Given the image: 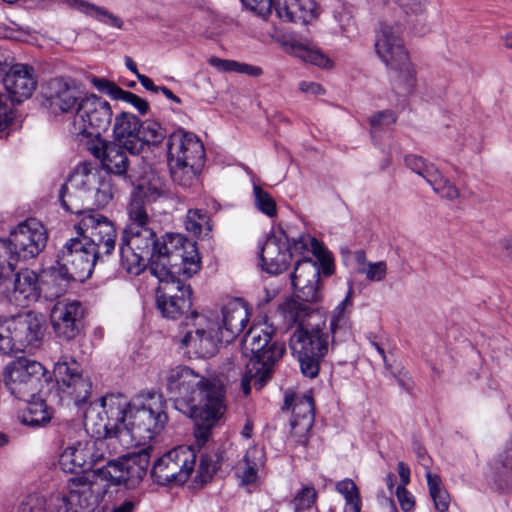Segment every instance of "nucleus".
Instances as JSON below:
<instances>
[{"label":"nucleus","mask_w":512,"mask_h":512,"mask_svg":"<svg viewBox=\"0 0 512 512\" xmlns=\"http://www.w3.org/2000/svg\"><path fill=\"white\" fill-rule=\"evenodd\" d=\"M167 421L166 401L160 393L142 392L131 400L120 393L106 394L84 414L85 430L94 438L68 446L59 464L70 473L92 469L105 458L110 444L118 442L125 449L145 446Z\"/></svg>","instance_id":"nucleus-1"},{"label":"nucleus","mask_w":512,"mask_h":512,"mask_svg":"<svg viewBox=\"0 0 512 512\" xmlns=\"http://www.w3.org/2000/svg\"><path fill=\"white\" fill-rule=\"evenodd\" d=\"M163 382L175 409L193 419L198 427L196 436L206 439L225 414L224 386L183 365L165 371Z\"/></svg>","instance_id":"nucleus-2"},{"label":"nucleus","mask_w":512,"mask_h":512,"mask_svg":"<svg viewBox=\"0 0 512 512\" xmlns=\"http://www.w3.org/2000/svg\"><path fill=\"white\" fill-rule=\"evenodd\" d=\"M249 320V309L241 299H234L222 308L221 319L213 313L192 312L181 325V347L188 354L206 358L212 356L219 343L232 342Z\"/></svg>","instance_id":"nucleus-3"},{"label":"nucleus","mask_w":512,"mask_h":512,"mask_svg":"<svg viewBox=\"0 0 512 512\" xmlns=\"http://www.w3.org/2000/svg\"><path fill=\"white\" fill-rule=\"evenodd\" d=\"M112 197L110 178L103 175L95 164L88 162L75 167L60 192L62 206L74 214H80L83 209L92 206L105 207Z\"/></svg>","instance_id":"nucleus-4"},{"label":"nucleus","mask_w":512,"mask_h":512,"mask_svg":"<svg viewBox=\"0 0 512 512\" xmlns=\"http://www.w3.org/2000/svg\"><path fill=\"white\" fill-rule=\"evenodd\" d=\"M149 270L158 280L183 276L190 278L201 268L196 244L181 234H166L157 239Z\"/></svg>","instance_id":"nucleus-5"},{"label":"nucleus","mask_w":512,"mask_h":512,"mask_svg":"<svg viewBox=\"0 0 512 512\" xmlns=\"http://www.w3.org/2000/svg\"><path fill=\"white\" fill-rule=\"evenodd\" d=\"M375 51L391 73L394 91L400 95L411 94L417 82L416 70L394 26L386 23L379 25Z\"/></svg>","instance_id":"nucleus-6"},{"label":"nucleus","mask_w":512,"mask_h":512,"mask_svg":"<svg viewBox=\"0 0 512 512\" xmlns=\"http://www.w3.org/2000/svg\"><path fill=\"white\" fill-rule=\"evenodd\" d=\"M275 328L267 321L259 322L250 327L243 339L245 353L250 352L252 369L257 374L256 385L263 387L271 377L274 363L285 352L281 343L273 341Z\"/></svg>","instance_id":"nucleus-7"},{"label":"nucleus","mask_w":512,"mask_h":512,"mask_svg":"<svg viewBox=\"0 0 512 512\" xmlns=\"http://www.w3.org/2000/svg\"><path fill=\"white\" fill-rule=\"evenodd\" d=\"M167 149L172 179L181 186H190L196 168L203 163L202 142L192 132L178 129L169 135Z\"/></svg>","instance_id":"nucleus-8"},{"label":"nucleus","mask_w":512,"mask_h":512,"mask_svg":"<svg viewBox=\"0 0 512 512\" xmlns=\"http://www.w3.org/2000/svg\"><path fill=\"white\" fill-rule=\"evenodd\" d=\"M325 321L316 324L297 326L290 337L289 346L297 358L304 376L318 375L320 362L329 350V336L324 333Z\"/></svg>","instance_id":"nucleus-9"},{"label":"nucleus","mask_w":512,"mask_h":512,"mask_svg":"<svg viewBox=\"0 0 512 512\" xmlns=\"http://www.w3.org/2000/svg\"><path fill=\"white\" fill-rule=\"evenodd\" d=\"M50 380V373L40 362L24 356L11 360L3 370L5 387L20 400L34 399Z\"/></svg>","instance_id":"nucleus-10"},{"label":"nucleus","mask_w":512,"mask_h":512,"mask_svg":"<svg viewBox=\"0 0 512 512\" xmlns=\"http://www.w3.org/2000/svg\"><path fill=\"white\" fill-rule=\"evenodd\" d=\"M112 117L113 111L108 101L96 94H88L73 116L70 132L80 139L97 140L110 127Z\"/></svg>","instance_id":"nucleus-11"},{"label":"nucleus","mask_w":512,"mask_h":512,"mask_svg":"<svg viewBox=\"0 0 512 512\" xmlns=\"http://www.w3.org/2000/svg\"><path fill=\"white\" fill-rule=\"evenodd\" d=\"M156 233L152 226L125 228L120 244V263L129 274L139 275L151 263Z\"/></svg>","instance_id":"nucleus-12"},{"label":"nucleus","mask_w":512,"mask_h":512,"mask_svg":"<svg viewBox=\"0 0 512 512\" xmlns=\"http://www.w3.org/2000/svg\"><path fill=\"white\" fill-rule=\"evenodd\" d=\"M99 252L93 244L84 242L81 238L70 239L58 254L57 264L65 269V275L73 281L83 282L89 278L98 259Z\"/></svg>","instance_id":"nucleus-13"},{"label":"nucleus","mask_w":512,"mask_h":512,"mask_svg":"<svg viewBox=\"0 0 512 512\" xmlns=\"http://www.w3.org/2000/svg\"><path fill=\"white\" fill-rule=\"evenodd\" d=\"M81 220L76 225L80 238L89 244L102 255H109L115 248L117 232L114 224L107 217L93 211L90 208L83 209L79 214Z\"/></svg>","instance_id":"nucleus-14"},{"label":"nucleus","mask_w":512,"mask_h":512,"mask_svg":"<svg viewBox=\"0 0 512 512\" xmlns=\"http://www.w3.org/2000/svg\"><path fill=\"white\" fill-rule=\"evenodd\" d=\"M195 466L192 450L178 447L168 451L154 464L151 475L160 485L185 483Z\"/></svg>","instance_id":"nucleus-15"},{"label":"nucleus","mask_w":512,"mask_h":512,"mask_svg":"<svg viewBox=\"0 0 512 512\" xmlns=\"http://www.w3.org/2000/svg\"><path fill=\"white\" fill-rule=\"evenodd\" d=\"M149 450H151L150 446L143 448L138 455L118 461H108L107 465L96 469L95 474L97 478L110 484L134 487L146 474Z\"/></svg>","instance_id":"nucleus-16"},{"label":"nucleus","mask_w":512,"mask_h":512,"mask_svg":"<svg viewBox=\"0 0 512 512\" xmlns=\"http://www.w3.org/2000/svg\"><path fill=\"white\" fill-rule=\"evenodd\" d=\"M54 376L61 392L79 405L90 396L92 383L81 365L70 356H61L54 365Z\"/></svg>","instance_id":"nucleus-17"},{"label":"nucleus","mask_w":512,"mask_h":512,"mask_svg":"<svg viewBox=\"0 0 512 512\" xmlns=\"http://www.w3.org/2000/svg\"><path fill=\"white\" fill-rule=\"evenodd\" d=\"M9 246L18 261L35 258L45 248L47 231L36 218H29L19 223L10 231Z\"/></svg>","instance_id":"nucleus-18"},{"label":"nucleus","mask_w":512,"mask_h":512,"mask_svg":"<svg viewBox=\"0 0 512 512\" xmlns=\"http://www.w3.org/2000/svg\"><path fill=\"white\" fill-rule=\"evenodd\" d=\"M156 291V304L166 318L177 319L188 312L192 306V290L178 277L159 280Z\"/></svg>","instance_id":"nucleus-19"},{"label":"nucleus","mask_w":512,"mask_h":512,"mask_svg":"<svg viewBox=\"0 0 512 512\" xmlns=\"http://www.w3.org/2000/svg\"><path fill=\"white\" fill-rule=\"evenodd\" d=\"M68 488L69 493L63 498L65 512H93L104 493L101 484L83 477L72 478Z\"/></svg>","instance_id":"nucleus-20"},{"label":"nucleus","mask_w":512,"mask_h":512,"mask_svg":"<svg viewBox=\"0 0 512 512\" xmlns=\"http://www.w3.org/2000/svg\"><path fill=\"white\" fill-rule=\"evenodd\" d=\"M84 315L82 304L76 300L58 301L51 310V324L58 338L71 340L80 331Z\"/></svg>","instance_id":"nucleus-21"},{"label":"nucleus","mask_w":512,"mask_h":512,"mask_svg":"<svg viewBox=\"0 0 512 512\" xmlns=\"http://www.w3.org/2000/svg\"><path fill=\"white\" fill-rule=\"evenodd\" d=\"M291 283L299 299L310 303H316L322 299L320 268L312 259L305 258L295 264Z\"/></svg>","instance_id":"nucleus-22"},{"label":"nucleus","mask_w":512,"mask_h":512,"mask_svg":"<svg viewBox=\"0 0 512 512\" xmlns=\"http://www.w3.org/2000/svg\"><path fill=\"white\" fill-rule=\"evenodd\" d=\"M46 98L54 111L75 114L84 97L72 80L54 78L47 84Z\"/></svg>","instance_id":"nucleus-23"},{"label":"nucleus","mask_w":512,"mask_h":512,"mask_svg":"<svg viewBox=\"0 0 512 512\" xmlns=\"http://www.w3.org/2000/svg\"><path fill=\"white\" fill-rule=\"evenodd\" d=\"M3 84L12 100L21 103L30 98L37 87L35 70L27 64L15 63L3 77Z\"/></svg>","instance_id":"nucleus-24"},{"label":"nucleus","mask_w":512,"mask_h":512,"mask_svg":"<svg viewBox=\"0 0 512 512\" xmlns=\"http://www.w3.org/2000/svg\"><path fill=\"white\" fill-rule=\"evenodd\" d=\"M17 315L18 352L38 349L45 333V320L43 315L28 311Z\"/></svg>","instance_id":"nucleus-25"},{"label":"nucleus","mask_w":512,"mask_h":512,"mask_svg":"<svg viewBox=\"0 0 512 512\" xmlns=\"http://www.w3.org/2000/svg\"><path fill=\"white\" fill-rule=\"evenodd\" d=\"M285 404L292 407V418L290 420L291 435L296 438L297 442L305 443L306 436L314 423L312 398L308 395L292 398L286 395Z\"/></svg>","instance_id":"nucleus-26"},{"label":"nucleus","mask_w":512,"mask_h":512,"mask_svg":"<svg viewBox=\"0 0 512 512\" xmlns=\"http://www.w3.org/2000/svg\"><path fill=\"white\" fill-rule=\"evenodd\" d=\"M123 149L122 145L107 142L102 138L92 140L88 145V150L101 160L103 167L116 175L125 174L128 168V157Z\"/></svg>","instance_id":"nucleus-27"},{"label":"nucleus","mask_w":512,"mask_h":512,"mask_svg":"<svg viewBox=\"0 0 512 512\" xmlns=\"http://www.w3.org/2000/svg\"><path fill=\"white\" fill-rule=\"evenodd\" d=\"M141 121L132 113L121 112L114 118L113 136L116 143L122 145L131 154L141 152Z\"/></svg>","instance_id":"nucleus-28"},{"label":"nucleus","mask_w":512,"mask_h":512,"mask_svg":"<svg viewBox=\"0 0 512 512\" xmlns=\"http://www.w3.org/2000/svg\"><path fill=\"white\" fill-rule=\"evenodd\" d=\"M279 18L287 22L307 24L319 16V7L315 0H274Z\"/></svg>","instance_id":"nucleus-29"},{"label":"nucleus","mask_w":512,"mask_h":512,"mask_svg":"<svg viewBox=\"0 0 512 512\" xmlns=\"http://www.w3.org/2000/svg\"><path fill=\"white\" fill-rule=\"evenodd\" d=\"M262 268L270 274H279L286 270L291 253L285 242L276 236L268 237L261 248Z\"/></svg>","instance_id":"nucleus-30"},{"label":"nucleus","mask_w":512,"mask_h":512,"mask_svg":"<svg viewBox=\"0 0 512 512\" xmlns=\"http://www.w3.org/2000/svg\"><path fill=\"white\" fill-rule=\"evenodd\" d=\"M490 478L499 490H512V439L492 461Z\"/></svg>","instance_id":"nucleus-31"},{"label":"nucleus","mask_w":512,"mask_h":512,"mask_svg":"<svg viewBox=\"0 0 512 512\" xmlns=\"http://www.w3.org/2000/svg\"><path fill=\"white\" fill-rule=\"evenodd\" d=\"M266 461L265 451L262 447L252 446L243 459L237 464V475L244 485H256L258 473L264 467Z\"/></svg>","instance_id":"nucleus-32"},{"label":"nucleus","mask_w":512,"mask_h":512,"mask_svg":"<svg viewBox=\"0 0 512 512\" xmlns=\"http://www.w3.org/2000/svg\"><path fill=\"white\" fill-rule=\"evenodd\" d=\"M40 285L38 275L23 269L16 274L14 281V299L21 306H28L39 297Z\"/></svg>","instance_id":"nucleus-33"},{"label":"nucleus","mask_w":512,"mask_h":512,"mask_svg":"<svg viewBox=\"0 0 512 512\" xmlns=\"http://www.w3.org/2000/svg\"><path fill=\"white\" fill-rule=\"evenodd\" d=\"M92 84L98 91L107 94L112 99L131 104L142 115L149 110V104L146 100L130 91L123 90L112 81L104 78H93Z\"/></svg>","instance_id":"nucleus-34"},{"label":"nucleus","mask_w":512,"mask_h":512,"mask_svg":"<svg viewBox=\"0 0 512 512\" xmlns=\"http://www.w3.org/2000/svg\"><path fill=\"white\" fill-rule=\"evenodd\" d=\"M352 288L349 289L345 298L334 308L331 313L329 329L331 343L344 341L350 335V327L346 309L351 305Z\"/></svg>","instance_id":"nucleus-35"},{"label":"nucleus","mask_w":512,"mask_h":512,"mask_svg":"<svg viewBox=\"0 0 512 512\" xmlns=\"http://www.w3.org/2000/svg\"><path fill=\"white\" fill-rule=\"evenodd\" d=\"M307 303L298 297L287 299L280 305L279 312L288 325H308L311 323H306V319L312 316L314 310Z\"/></svg>","instance_id":"nucleus-36"},{"label":"nucleus","mask_w":512,"mask_h":512,"mask_svg":"<svg viewBox=\"0 0 512 512\" xmlns=\"http://www.w3.org/2000/svg\"><path fill=\"white\" fill-rule=\"evenodd\" d=\"M291 53L302 61L323 69H331L333 61L315 45L295 41L290 45Z\"/></svg>","instance_id":"nucleus-37"},{"label":"nucleus","mask_w":512,"mask_h":512,"mask_svg":"<svg viewBox=\"0 0 512 512\" xmlns=\"http://www.w3.org/2000/svg\"><path fill=\"white\" fill-rule=\"evenodd\" d=\"M27 404L23 408L19 415V421L28 427L37 428L47 424L51 416L47 410V406L42 399H35L33 401L26 400Z\"/></svg>","instance_id":"nucleus-38"},{"label":"nucleus","mask_w":512,"mask_h":512,"mask_svg":"<svg viewBox=\"0 0 512 512\" xmlns=\"http://www.w3.org/2000/svg\"><path fill=\"white\" fill-rule=\"evenodd\" d=\"M17 315H0V353H18Z\"/></svg>","instance_id":"nucleus-39"},{"label":"nucleus","mask_w":512,"mask_h":512,"mask_svg":"<svg viewBox=\"0 0 512 512\" xmlns=\"http://www.w3.org/2000/svg\"><path fill=\"white\" fill-rule=\"evenodd\" d=\"M164 188L163 179L153 170H150L140 179L132 196L139 197V199L149 203L159 198L164 192Z\"/></svg>","instance_id":"nucleus-40"},{"label":"nucleus","mask_w":512,"mask_h":512,"mask_svg":"<svg viewBox=\"0 0 512 512\" xmlns=\"http://www.w3.org/2000/svg\"><path fill=\"white\" fill-rule=\"evenodd\" d=\"M73 280L69 275H65V269L58 264L43 272L42 285L49 297H58L64 293Z\"/></svg>","instance_id":"nucleus-41"},{"label":"nucleus","mask_w":512,"mask_h":512,"mask_svg":"<svg viewBox=\"0 0 512 512\" xmlns=\"http://www.w3.org/2000/svg\"><path fill=\"white\" fill-rule=\"evenodd\" d=\"M185 228L187 232L191 233L195 237L204 238L208 236L212 230L208 213L201 209L188 210L185 220Z\"/></svg>","instance_id":"nucleus-42"},{"label":"nucleus","mask_w":512,"mask_h":512,"mask_svg":"<svg viewBox=\"0 0 512 512\" xmlns=\"http://www.w3.org/2000/svg\"><path fill=\"white\" fill-rule=\"evenodd\" d=\"M335 489L345 499L343 512H360L361 511V497L359 490L353 480L346 478L338 481Z\"/></svg>","instance_id":"nucleus-43"},{"label":"nucleus","mask_w":512,"mask_h":512,"mask_svg":"<svg viewBox=\"0 0 512 512\" xmlns=\"http://www.w3.org/2000/svg\"><path fill=\"white\" fill-rule=\"evenodd\" d=\"M432 173L427 183L432 187L435 194L449 201L456 200L460 196L457 186L446 178L438 168L432 170Z\"/></svg>","instance_id":"nucleus-44"},{"label":"nucleus","mask_w":512,"mask_h":512,"mask_svg":"<svg viewBox=\"0 0 512 512\" xmlns=\"http://www.w3.org/2000/svg\"><path fill=\"white\" fill-rule=\"evenodd\" d=\"M127 212L128 223L126 228L151 226L152 220L146 209V201L139 199V197L132 196Z\"/></svg>","instance_id":"nucleus-45"},{"label":"nucleus","mask_w":512,"mask_h":512,"mask_svg":"<svg viewBox=\"0 0 512 512\" xmlns=\"http://www.w3.org/2000/svg\"><path fill=\"white\" fill-rule=\"evenodd\" d=\"M166 134L164 128L153 120H146L141 122L140 128V141H141V151L144 146H157L164 140Z\"/></svg>","instance_id":"nucleus-46"},{"label":"nucleus","mask_w":512,"mask_h":512,"mask_svg":"<svg viewBox=\"0 0 512 512\" xmlns=\"http://www.w3.org/2000/svg\"><path fill=\"white\" fill-rule=\"evenodd\" d=\"M17 262L18 259L9 246V241L0 238V285L9 279Z\"/></svg>","instance_id":"nucleus-47"},{"label":"nucleus","mask_w":512,"mask_h":512,"mask_svg":"<svg viewBox=\"0 0 512 512\" xmlns=\"http://www.w3.org/2000/svg\"><path fill=\"white\" fill-rule=\"evenodd\" d=\"M333 19L336 23V31L343 36H350L355 30V23L350 9L345 5H339L334 9Z\"/></svg>","instance_id":"nucleus-48"},{"label":"nucleus","mask_w":512,"mask_h":512,"mask_svg":"<svg viewBox=\"0 0 512 512\" xmlns=\"http://www.w3.org/2000/svg\"><path fill=\"white\" fill-rule=\"evenodd\" d=\"M10 95L0 94V132L9 129L16 119V109Z\"/></svg>","instance_id":"nucleus-49"},{"label":"nucleus","mask_w":512,"mask_h":512,"mask_svg":"<svg viewBox=\"0 0 512 512\" xmlns=\"http://www.w3.org/2000/svg\"><path fill=\"white\" fill-rule=\"evenodd\" d=\"M253 192L257 209L270 218L275 217L277 206L273 197L260 186H254Z\"/></svg>","instance_id":"nucleus-50"},{"label":"nucleus","mask_w":512,"mask_h":512,"mask_svg":"<svg viewBox=\"0 0 512 512\" xmlns=\"http://www.w3.org/2000/svg\"><path fill=\"white\" fill-rule=\"evenodd\" d=\"M387 264L384 261L368 262L363 267H357L356 272L365 276L368 281L382 282L387 276Z\"/></svg>","instance_id":"nucleus-51"},{"label":"nucleus","mask_w":512,"mask_h":512,"mask_svg":"<svg viewBox=\"0 0 512 512\" xmlns=\"http://www.w3.org/2000/svg\"><path fill=\"white\" fill-rule=\"evenodd\" d=\"M404 161L411 171L424 178L426 182L430 179V175L433 174L432 170L437 169L433 163H428L422 157L413 154L407 155Z\"/></svg>","instance_id":"nucleus-52"},{"label":"nucleus","mask_w":512,"mask_h":512,"mask_svg":"<svg viewBox=\"0 0 512 512\" xmlns=\"http://www.w3.org/2000/svg\"><path fill=\"white\" fill-rule=\"evenodd\" d=\"M317 499V492L312 486H305L298 491L293 500L292 505L294 512H303L312 507Z\"/></svg>","instance_id":"nucleus-53"},{"label":"nucleus","mask_w":512,"mask_h":512,"mask_svg":"<svg viewBox=\"0 0 512 512\" xmlns=\"http://www.w3.org/2000/svg\"><path fill=\"white\" fill-rule=\"evenodd\" d=\"M397 116L392 110L379 111L369 118L370 127L373 133L390 128L396 123Z\"/></svg>","instance_id":"nucleus-54"},{"label":"nucleus","mask_w":512,"mask_h":512,"mask_svg":"<svg viewBox=\"0 0 512 512\" xmlns=\"http://www.w3.org/2000/svg\"><path fill=\"white\" fill-rule=\"evenodd\" d=\"M290 249L293 252L311 250L314 254L319 255L322 250V246L315 238L309 235H301L298 239L293 240L290 245Z\"/></svg>","instance_id":"nucleus-55"},{"label":"nucleus","mask_w":512,"mask_h":512,"mask_svg":"<svg viewBox=\"0 0 512 512\" xmlns=\"http://www.w3.org/2000/svg\"><path fill=\"white\" fill-rule=\"evenodd\" d=\"M396 497L399 502V506L403 512H411L415 507L414 496L404 487L398 485L396 488Z\"/></svg>","instance_id":"nucleus-56"},{"label":"nucleus","mask_w":512,"mask_h":512,"mask_svg":"<svg viewBox=\"0 0 512 512\" xmlns=\"http://www.w3.org/2000/svg\"><path fill=\"white\" fill-rule=\"evenodd\" d=\"M243 5L260 16H266L271 12L274 0H242Z\"/></svg>","instance_id":"nucleus-57"},{"label":"nucleus","mask_w":512,"mask_h":512,"mask_svg":"<svg viewBox=\"0 0 512 512\" xmlns=\"http://www.w3.org/2000/svg\"><path fill=\"white\" fill-rule=\"evenodd\" d=\"M405 13L422 14L426 11L429 0H394Z\"/></svg>","instance_id":"nucleus-58"},{"label":"nucleus","mask_w":512,"mask_h":512,"mask_svg":"<svg viewBox=\"0 0 512 512\" xmlns=\"http://www.w3.org/2000/svg\"><path fill=\"white\" fill-rule=\"evenodd\" d=\"M434 507L438 512H448L450 497L446 489L430 494Z\"/></svg>","instance_id":"nucleus-59"},{"label":"nucleus","mask_w":512,"mask_h":512,"mask_svg":"<svg viewBox=\"0 0 512 512\" xmlns=\"http://www.w3.org/2000/svg\"><path fill=\"white\" fill-rule=\"evenodd\" d=\"M251 369H252V365H251V362H249L247 364V371H246V373L243 375V377L241 379V388H242L243 393L245 395H248L250 393V391H251V386H250L251 381H253V384H254L256 389H261L262 388V387H258L256 385L257 374L255 373V370H253L251 372Z\"/></svg>","instance_id":"nucleus-60"},{"label":"nucleus","mask_w":512,"mask_h":512,"mask_svg":"<svg viewBox=\"0 0 512 512\" xmlns=\"http://www.w3.org/2000/svg\"><path fill=\"white\" fill-rule=\"evenodd\" d=\"M218 467L219 466L216 462H208L206 457H202L198 473L201 476L202 480L206 481L208 478L212 476V474L218 469Z\"/></svg>","instance_id":"nucleus-61"},{"label":"nucleus","mask_w":512,"mask_h":512,"mask_svg":"<svg viewBox=\"0 0 512 512\" xmlns=\"http://www.w3.org/2000/svg\"><path fill=\"white\" fill-rule=\"evenodd\" d=\"M299 90L302 93L313 96L321 95L324 93L323 87L319 83L312 81H301L299 83Z\"/></svg>","instance_id":"nucleus-62"},{"label":"nucleus","mask_w":512,"mask_h":512,"mask_svg":"<svg viewBox=\"0 0 512 512\" xmlns=\"http://www.w3.org/2000/svg\"><path fill=\"white\" fill-rule=\"evenodd\" d=\"M235 72L246 74L253 77L262 75V69L258 66L237 62Z\"/></svg>","instance_id":"nucleus-63"},{"label":"nucleus","mask_w":512,"mask_h":512,"mask_svg":"<svg viewBox=\"0 0 512 512\" xmlns=\"http://www.w3.org/2000/svg\"><path fill=\"white\" fill-rule=\"evenodd\" d=\"M426 478H427V485H428L429 493L430 494H432L434 492H437V491H440L442 489H445L442 486V481H441V478H440L439 475L434 474V473L428 471L426 473Z\"/></svg>","instance_id":"nucleus-64"}]
</instances>
